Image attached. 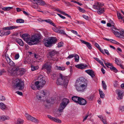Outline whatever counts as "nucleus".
Masks as SVG:
<instances>
[{"mask_svg":"<svg viewBox=\"0 0 124 124\" xmlns=\"http://www.w3.org/2000/svg\"><path fill=\"white\" fill-rule=\"evenodd\" d=\"M78 101L77 104L80 105H85L87 103V101L81 97H80L78 98Z\"/></svg>","mask_w":124,"mask_h":124,"instance_id":"nucleus-12","label":"nucleus"},{"mask_svg":"<svg viewBox=\"0 0 124 124\" xmlns=\"http://www.w3.org/2000/svg\"><path fill=\"white\" fill-rule=\"evenodd\" d=\"M31 69L32 71H34L36 70H37L39 68V67L38 66H34L33 65L31 66Z\"/></svg>","mask_w":124,"mask_h":124,"instance_id":"nucleus-45","label":"nucleus"},{"mask_svg":"<svg viewBox=\"0 0 124 124\" xmlns=\"http://www.w3.org/2000/svg\"><path fill=\"white\" fill-rule=\"evenodd\" d=\"M83 17L86 19V20H88V16L85 15H83L82 16Z\"/></svg>","mask_w":124,"mask_h":124,"instance_id":"nucleus-64","label":"nucleus"},{"mask_svg":"<svg viewBox=\"0 0 124 124\" xmlns=\"http://www.w3.org/2000/svg\"><path fill=\"white\" fill-rule=\"evenodd\" d=\"M5 57L8 63L11 66L14 67L15 66V63L10 59L9 57L5 55Z\"/></svg>","mask_w":124,"mask_h":124,"instance_id":"nucleus-16","label":"nucleus"},{"mask_svg":"<svg viewBox=\"0 0 124 124\" xmlns=\"http://www.w3.org/2000/svg\"><path fill=\"white\" fill-rule=\"evenodd\" d=\"M117 15L118 18L119 19H120L122 20H123V18H124V17L122 16L121 14L119 12H117Z\"/></svg>","mask_w":124,"mask_h":124,"instance_id":"nucleus-43","label":"nucleus"},{"mask_svg":"<svg viewBox=\"0 0 124 124\" xmlns=\"http://www.w3.org/2000/svg\"><path fill=\"white\" fill-rule=\"evenodd\" d=\"M99 90L100 97L102 98H104L105 97V95L103 92L102 91H101L100 90Z\"/></svg>","mask_w":124,"mask_h":124,"instance_id":"nucleus-41","label":"nucleus"},{"mask_svg":"<svg viewBox=\"0 0 124 124\" xmlns=\"http://www.w3.org/2000/svg\"><path fill=\"white\" fill-rule=\"evenodd\" d=\"M57 68V69L58 70H59L61 71H64L65 70V68L64 67H60L56 66Z\"/></svg>","mask_w":124,"mask_h":124,"instance_id":"nucleus-34","label":"nucleus"},{"mask_svg":"<svg viewBox=\"0 0 124 124\" xmlns=\"http://www.w3.org/2000/svg\"><path fill=\"white\" fill-rule=\"evenodd\" d=\"M18 67H14L11 69H10L8 70V71L11 74H15V73H18Z\"/></svg>","mask_w":124,"mask_h":124,"instance_id":"nucleus-15","label":"nucleus"},{"mask_svg":"<svg viewBox=\"0 0 124 124\" xmlns=\"http://www.w3.org/2000/svg\"><path fill=\"white\" fill-rule=\"evenodd\" d=\"M51 66L49 62H47L44 64L42 66V69L43 70H46L47 71V72L48 73L51 71Z\"/></svg>","mask_w":124,"mask_h":124,"instance_id":"nucleus-9","label":"nucleus"},{"mask_svg":"<svg viewBox=\"0 0 124 124\" xmlns=\"http://www.w3.org/2000/svg\"><path fill=\"white\" fill-rule=\"evenodd\" d=\"M114 86L115 87H118L119 86V85L118 84V81H116L114 84Z\"/></svg>","mask_w":124,"mask_h":124,"instance_id":"nucleus-47","label":"nucleus"},{"mask_svg":"<svg viewBox=\"0 0 124 124\" xmlns=\"http://www.w3.org/2000/svg\"><path fill=\"white\" fill-rule=\"evenodd\" d=\"M31 0L32 2L34 3L37 2L38 5H44L45 4V2L42 0Z\"/></svg>","mask_w":124,"mask_h":124,"instance_id":"nucleus-19","label":"nucleus"},{"mask_svg":"<svg viewBox=\"0 0 124 124\" xmlns=\"http://www.w3.org/2000/svg\"><path fill=\"white\" fill-rule=\"evenodd\" d=\"M59 33H60L61 34H62L63 35H66V34L65 31L61 29L60 30Z\"/></svg>","mask_w":124,"mask_h":124,"instance_id":"nucleus-49","label":"nucleus"},{"mask_svg":"<svg viewBox=\"0 0 124 124\" xmlns=\"http://www.w3.org/2000/svg\"><path fill=\"white\" fill-rule=\"evenodd\" d=\"M75 54H72L69 55L67 57V58L71 59L74 57Z\"/></svg>","mask_w":124,"mask_h":124,"instance_id":"nucleus-62","label":"nucleus"},{"mask_svg":"<svg viewBox=\"0 0 124 124\" xmlns=\"http://www.w3.org/2000/svg\"><path fill=\"white\" fill-rule=\"evenodd\" d=\"M13 8L12 7H6L3 8H2V9L4 11H8L11 9H12Z\"/></svg>","mask_w":124,"mask_h":124,"instance_id":"nucleus-38","label":"nucleus"},{"mask_svg":"<svg viewBox=\"0 0 124 124\" xmlns=\"http://www.w3.org/2000/svg\"><path fill=\"white\" fill-rule=\"evenodd\" d=\"M80 97H78L77 96H72L71 98V99L74 102L77 104L78 101V98Z\"/></svg>","mask_w":124,"mask_h":124,"instance_id":"nucleus-28","label":"nucleus"},{"mask_svg":"<svg viewBox=\"0 0 124 124\" xmlns=\"http://www.w3.org/2000/svg\"><path fill=\"white\" fill-rule=\"evenodd\" d=\"M80 40L82 43L86 45L89 49H92V45L90 43L82 40Z\"/></svg>","mask_w":124,"mask_h":124,"instance_id":"nucleus-20","label":"nucleus"},{"mask_svg":"<svg viewBox=\"0 0 124 124\" xmlns=\"http://www.w3.org/2000/svg\"><path fill=\"white\" fill-rule=\"evenodd\" d=\"M6 108L5 105L2 103H0V108L2 110L5 109Z\"/></svg>","mask_w":124,"mask_h":124,"instance_id":"nucleus-35","label":"nucleus"},{"mask_svg":"<svg viewBox=\"0 0 124 124\" xmlns=\"http://www.w3.org/2000/svg\"><path fill=\"white\" fill-rule=\"evenodd\" d=\"M63 43L62 42H60L58 43L57 44V47L59 48L63 46Z\"/></svg>","mask_w":124,"mask_h":124,"instance_id":"nucleus-48","label":"nucleus"},{"mask_svg":"<svg viewBox=\"0 0 124 124\" xmlns=\"http://www.w3.org/2000/svg\"><path fill=\"white\" fill-rule=\"evenodd\" d=\"M117 93L118 95V97L117 99L118 100L121 99L123 98L124 96L123 94V91L122 90H121L118 89L117 90Z\"/></svg>","mask_w":124,"mask_h":124,"instance_id":"nucleus-14","label":"nucleus"},{"mask_svg":"<svg viewBox=\"0 0 124 124\" xmlns=\"http://www.w3.org/2000/svg\"><path fill=\"white\" fill-rule=\"evenodd\" d=\"M29 35V34H23L22 36V38L24 40Z\"/></svg>","mask_w":124,"mask_h":124,"instance_id":"nucleus-46","label":"nucleus"},{"mask_svg":"<svg viewBox=\"0 0 124 124\" xmlns=\"http://www.w3.org/2000/svg\"><path fill=\"white\" fill-rule=\"evenodd\" d=\"M66 106L65 104L62 102L60 104L58 110L56 112L58 116H60L61 115V113L63 111V110L65 108Z\"/></svg>","mask_w":124,"mask_h":124,"instance_id":"nucleus-10","label":"nucleus"},{"mask_svg":"<svg viewBox=\"0 0 124 124\" xmlns=\"http://www.w3.org/2000/svg\"><path fill=\"white\" fill-rule=\"evenodd\" d=\"M12 85L14 88L20 90H22L24 88V82L21 79H16L13 81Z\"/></svg>","mask_w":124,"mask_h":124,"instance_id":"nucleus-4","label":"nucleus"},{"mask_svg":"<svg viewBox=\"0 0 124 124\" xmlns=\"http://www.w3.org/2000/svg\"><path fill=\"white\" fill-rule=\"evenodd\" d=\"M62 14L67 16V17L70 18L71 19V16L68 14L65 13L64 12H63Z\"/></svg>","mask_w":124,"mask_h":124,"instance_id":"nucleus-56","label":"nucleus"},{"mask_svg":"<svg viewBox=\"0 0 124 124\" xmlns=\"http://www.w3.org/2000/svg\"><path fill=\"white\" fill-rule=\"evenodd\" d=\"M44 21L47 23H50L53 26H54V24L53 23H52V21L51 20L48 19L46 20H44Z\"/></svg>","mask_w":124,"mask_h":124,"instance_id":"nucleus-32","label":"nucleus"},{"mask_svg":"<svg viewBox=\"0 0 124 124\" xmlns=\"http://www.w3.org/2000/svg\"><path fill=\"white\" fill-rule=\"evenodd\" d=\"M104 5L103 3L100 2H97L94 3L93 5L92 8H93L97 10V13L99 15H101L103 13L105 12L104 8H102Z\"/></svg>","mask_w":124,"mask_h":124,"instance_id":"nucleus-5","label":"nucleus"},{"mask_svg":"<svg viewBox=\"0 0 124 124\" xmlns=\"http://www.w3.org/2000/svg\"><path fill=\"white\" fill-rule=\"evenodd\" d=\"M19 57V55L18 54H15V58L16 60L18 59Z\"/></svg>","mask_w":124,"mask_h":124,"instance_id":"nucleus-60","label":"nucleus"},{"mask_svg":"<svg viewBox=\"0 0 124 124\" xmlns=\"http://www.w3.org/2000/svg\"><path fill=\"white\" fill-rule=\"evenodd\" d=\"M25 116L27 119L28 120L31 121L35 123H38L39 122V121L37 119L31 116L27 113L25 114Z\"/></svg>","mask_w":124,"mask_h":124,"instance_id":"nucleus-11","label":"nucleus"},{"mask_svg":"<svg viewBox=\"0 0 124 124\" xmlns=\"http://www.w3.org/2000/svg\"><path fill=\"white\" fill-rule=\"evenodd\" d=\"M95 46L100 51V52L103 53V54H104V51L101 49V48H100L99 45L97 43H95L94 44Z\"/></svg>","mask_w":124,"mask_h":124,"instance_id":"nucleus-29","label":"nucleus"},{"mask_svg":"<svg viewBox=\"0 0 124 124\" xmlns=\"http://www.w3.org/2000/svg\"><path fill=\"white\" fill-rule=\"evenodd\" d=\"M10 118L7 116H0V122L9 119Z\"/></svg>","mask_w":124,"mask_h":124,"instance_id":"nucleus-26","label":"nucleus"},{"mask_svg":"<svg viewBox=\"0 0 124 124\" xmlns=\"http://www.w3.org/2000/svg\"><path fill=\"white\" fill-rule=\"evenodd\" d=\"M31 88L33 90H35L36 89V86L34 84H31Z\"/></svg>","mask_w":124,"mask_h":124,"instance_id":"nucleus-54","label":"nucleus"},{"mask_svg":"<svg viewBox=\"0 0 124 124\" xmlns=\"http://www.w3.org/2000/svg\"><path fill=\"white\" fill-rule=\"evenodd\" d=\"M6 99L3 96H0V101H4Z\"/></svg>","mask_w":124,"mask_h":124,"instance_id":"nucleus-61","label":"nucleus"},{"mask_svg":"<svg viewBox=\"0 0 124 124\" xmlns=\"http://www.w3.org/2000/svg\"><path fill=\"white\" fill-rule=\"evenodd\" d=\"M111 70L113 71L115 73H116L117 72L118 70L115 67L112 66L111 67H109Z\"/></svg>","mask_w":124,"mask_h":124,"instance_id":"nucleus-33","label":"nucleus"},{"mask_svg":"<svg viewBox=\"0 0 124 124\" xmlns=\"http://www.w3.org/2000/svg\"><path fill=\"white\" fill-rule=\"evenodd\" d=\"M114 34L117 37L120 38H122V36L124 37V31L123 30H120L119 32L114 31Z\"/></svg>","mask_w":124,"mask_h":124,"instance_id":"nucleus-13","label":"nucleus"},{"mask_svg":"<svg viewBox=\"0 0 124 124\" xmlns=\"http://www.w3.org/2000/svg\"><path fill=\"white\" fill-rule=\"evenodd\" d=\"M45 79V78L42 75H40L38 77V81L36 82L35 83V86L39 84V85L37 86L38 89H39L40 87H42L45 84L46 82Z\"/></svg>","mask_w":124,"mask_h":124,"instance_id":"nucleus-6","label":"nucleus"},{"mask_svg":"<svg viewBox=\"0 0 124 124\" xmlns=\"http://www.w3.org/2000/svg\"><path fill=\"white\" fill-rule=\"evenodd\" d=\"M102 85L104 90H106L107 89V86L105 82L104 81H102Z\"/></svg>","mask_w":124,"mask_h":124,"instance_id":"nucleus-36","label":"nucleus"},{"mask_svg":"<svg viewBox=\"0 0 124 124\" xmlns=\"http://www.w3.org/2000/svg\"><path fill=\"white\" fill-rule=\"evenodd\" d=\"M54 38L52 37L46 39L44 40L43 42L45 46L46 47H49L52 46L54 42Z\"/></svg>","mask_w":124,"mask_h":124,"instance_id":"nucleus-7","label":"nucleus"},{"mask_svg":"<svg viewBox=\"0 0 124 124\" xmlns=\"http://www.w3.org/2000/svg\"><path fill=\"white\" fill-rule=\"evenodd\" d=\"M85 72L91 76V77L93 78L95 76L94 72L92 70L89 69L85 70Z\"/></svg>","mask_w":124,"mask_h":124,"instance_id":"nucleus-17","label":"nucleus"},{"mask_svg":"<svg viewBox=\"0 0 124 124\" xmlns=\"http://www.w3.org/2000/svg\"><path fill=\"white\" fill-rule=\"evenodd\" d=\"M55 11H57L58 12H59L61 14H62L63 11H61L60 9L59 8H55Z\"/></svg>","mask_w":124,"mask_h":124,"instance_id":"nucleus-58","label":"nucleus"},{"mask_svg":"<svg viewBox=\"0 0 124 124\" xmlns=\"http://www.w3.org/2000/svg\"><path fill=\"white\" fill-rule=\"evenodd\" d=\"M61 18L63 19H65L66 18L65 16H63L61 15V14H57Z\"/></svg>","mask_w":124,"mask_h":124,"instance_id":"nucleus-63","label":"nucleus"},{"mask_svg":"<svg viewBox=\"0 0 124 124\" xmlns=\"http://www.w3.org/2000/svg\"><path fill=\"white\" fill-rule=\"evenodd\" d=\"M70 101L69 99L66 98H64L63 99L62 103L65 104L67 106V105L69 103Z\"/></svg>","mask_w":124,"mask_h":124,"instance_id":"nucleus-27","label":"nucleus"},{"mask_svg":"<svg viewBox=\"0 0 124 124\" xmlns=\"http://www.w3.org/2000/svg\"><path fill=\"white\" fill-rule=\"evenodd\" d=\"M94 97V96L92 94L90 95L88 97V98L90 101L92 100L93 99Z\"/></svg>","mask_w":124,"mask_h":124,"instance_id":"nucleus-52","label":"nucleus"},{"mask_svg":"<svg viewBox=\"0 0 124 124\" xmlns=\"http://www.w3.org/2000/svg\"><path fill=\"white\" fill-rule=\"evenodd\" d=\"M16 41L20 46H24L23 42L21 39L18 38L16 39Z\"/></svg>","mask_w":124,"mask_h":124,"instance_id":"nucleus-24","label":"nucleus"},{"mask_svg":"<svg viewBox=\"0 0 124 124\" xmlns=\"http://www.w3.org/2000/svg\"><path fill=\"white\" fill-rule=\"evenodd\" d=\"M75 61L76 62L79 61V56L77 54H75L74 56Z\"/></svg>","mask_w":124,"mask_h":124,"instance_id":"nucleus-44","label":"nucleus"},{"mask_svg":"<svg viewBox=\"0 0 124 124\" xmlns=\"http://www.w3.org/2000/svg\"><path fill=\"white\" fill-rule=\"evenodd\" d=\"M24 64H30L31 62V59H29L26 60L24 61Z\"/></svg>","mask_w":124,"mask_h":124,"instance_id":"nucleus-37","label":"nucleus"},{"mask_svg":"<svg viewBox=\"0 0 124 124\" xmlns=\"http://www.w3.org/2000/svg\"><path fill=\"white\" fill-rule=\"evenodd\" d=\"M54 98H51L49 100H47L46 101V102L47 103H49L50 104V105H53L54 104Z\"/></svg>","mask_w":124,"mask_h":124,"instance_id":"nucleus-30","label":"nucleus"},{"mask_svg":"<svg viewBox=\"0 0 124 124\" xmlns=\"http://www.w3.org/2000/svg\"><path fill=\"white\" fill-rule=\"evenodd\" d=\"M102 60L103 61V62H104L105 64L107 67L109 68V67H108V66H111V67L112 66H113L112 63L109 62L106 63L104 60L103 59H102Z\"/></svg>","mask_w":124,"mask_h":124,"instance_id":"nucleus-40","label":"nucleus"},{"mask_svg":"<svg viewBox=\"0 0 124 124\" xmlns=\"http://www.w3.org/2000/svg\"><path fill=\"white\" fill-rule=\"evenodd\" d=\"M23 121L21 119H18L17 121V124H23Z\"/></svg>","mask_w":124,"mask_h":124,"instance_id":"nucleus-42","label":"nucleus"},{"mask_svg":"<svg viewBox=\"0 0 124 124\" xmlns=\"http://www.w3.org/2000/svg\"><path fill=\"white\" fill-rule=\"evenodd\" d=\"M11 31H8L6 32L4 31L5 35L7 36L11 33Z\"/></svg>","mask_w":124,"mask_h":124,"instance_id":"nucleus-55","label":"nucleus"},{"mask_svg":"<svg viewBox=\"0 0 124 124\" xmlns=\"http://www.w3.org/2000/svg\"><path fill=\"white\" fill-rule=\"evenodd\" d=\"M75 85L78 91L83 92L86 88L87 83L85 79L84 78L81 77L77 80Z\"/></svg>","mask_w":124,"mask_h":124,"instance_id":"nucleus-1","label":"nucleus"},{"mask_svg":"<svg viewBox=\"0 0 124 124\" xmlns=\"http://www.w3.org/2000/svg\"><path fill=\"white\" fill-rule=\"evenodd\" d=\"M24 22V20L22 19H18L16 21V23H23Z\"/></svg>","mask_w":124,"mask_h":124,"instance_id":"nucleus-39","label":"nucleus"},{"mask_svg":"<svg viewBox=\"0 0 124 124\" xmlns=\"http://www.w3.org/2000/svg\"><path fill=\"white\" fill-rule=\"evenodd\" d=\"M78 8L80 12L83 13H84L85 12V10L81 8L80 7H78Z\"/></svg>","mask_w":124,"mask_h":124,"instance_id":"nucleus-50","label":"nucleus"},{"mask_svg":"<svg viewBox=\"0 0 124 124\" xmlns=\"http://www.w3.org/2000/svg\"><path fill=\"white\" fill-rule=\"evenodd\" d=\"M62 14L67 16V17L70 18L71 19V16L68 14L65 13L64 12H63Z\"/></svg>","mask_w":124,"mask_h":124,"instance_id":"nucleus-57","label":"nucleus"},{"mask_svg":"<svg viewBox=\"0 0 124 124\" xmlns=\"http://www.w3.org/2000/svg\"><path fill=\"white\" fill-rule=\"evenodd\" d=\"M46 95V93L44 91H41L38 92L36 94L37 98L38 100L42 101H44V99H43L44 96Z\"/></svg>","mask_w":124,"mask_h":124,"instance_id":"nucleus-8","label":"nucleus"},{"mask_svg":"<svg viewBox=\"0 0 124 124\" xmlns=\"http://www.w3.org/2000/svg\"><path fill=\"white\" fill-rule=\"evenodd\" d=\"M32 2L33 3V4L31 5V6L32 8L35 9H37V10L38 11L43 12V11L40 10V9H39L40 8L38 6V4L37 2L36 3H34V2Z\"/></svg>","mask_w":124,"mask_h":124,"instance_id":"nucleus-18","label":"nucleus"},{"mask_svg":"<svg viewBox=\"0 0 124 124\" xmlns=\"http://www.w3.org/2000/svg\"><path fill=\"white\" fill-rule=\"evenodd\" d=\"M55 122L59 123H61L62 121L59 119L55 118Z\"/></svg>","mask_w":124,"mask_h":124,"instance_id":"nucleus-51","label":"nucleus"},{"mask_svg":"<svg viewBox=\"0 0 124 124\" xmlns=\"http://www.w3.org/2000/svg\"><path fill=\"white\" fill-rule=\"evenodd\" d=\"M115 63L118 65H119L121 64V60L117 58H115Z\"/></svg>","mask_w":124,"mask_h":124,"instance_id":"nucleus-31","label":"nucleus"},{"mask_svg":"<svg viewBox=\"0 0 124 124\" xmlns=\"http://www.w3.org/2000/svg\"><path fill=\"white\" fill-rule=\"evenodd\" d=\"M25 70L23 68L19 69L18 70V73H16V75H21L24 74L25 73Z\"/></svg>","mask_w":124,"mask_h":124,"instance_id":"nucleus-23","label":"nucleus"},{"mask_svg":"<svg viewBox=\"0 0 124 124\" xmlns=\"http://www.w3.org/2000/svg\"><path fill=\"white\" fill-rule=\"evenodd\" d=\"M40 39V36L38 34H36L32 36L31 38L27 37L24 40L27 42L30 45L36 44L39 42Z\"/></svg>","mask_w":124,"mask_h":124,"instance_id":"nucleus-3","label":"nucleus"},{"mask_svg":"<svg viewBox=\"0 0 124 124\" xmlns=\"http://www.w3.org/2000/svg\"><path fill=\"white\" fill-rule=\"evenodd\" d=\"M48 117L51 120L54 121V118L52 117L50 115H47Z\"/></svg>","mask_w":124,"mask_h":124,"instance_id":"nucleus-59","label":"nucleus"},{"mask_svg":"<svg viewBox=\"0 0 124 124\" xmlns=\"http://www.w3.org/2000/svg\"><path fill=\"white\" fill-rule=\"evenodd\" d=\"M18 26L16 25L11 26L8 27H5L4 28L5 30H12L13 29H17L18 28Z\"/></svg>","mask_w":124,"mask_h":124,"instance_id":"nucleus-21","label":"nucleus"},{"mask_svg":"<svg viewBox=\"0 0 124 124\" xmlns=\"http://www.w3.org/2000/svg\"><path fill=\"white\" fill-rule=\"evenodd\" d=\"M59 77L56 81V84L58 85L64 86L66 88L68 84L69 77L63 75L61 73L59 74Z\"/></svg>","mask_w":124,"mask_h":124,"instance_id":"nucleus-2","label":"nucleus"},{"mask_svg":"<svg viewBox=\"0 0 124 124\" xmlns=\"http://www.w3.org/2000/svg\"><path fill=\"white\" fill-rule=\"evenodd\" d=\"M87 66V65L86 64H82L77 65L76 67L79 69H83L85 68Z\"/></svg>","mask_w":124,"mask_h":124,"instance_id":"nucleus-22","label":"nucleus"},{"mask_svg":"<svg viewBox=\"0 0 124 124\" xmlns=\"http://www.w3.org/2000/svg\"><path fill=\"white\" fill-rule=\"evenodd\" d=\"M48 55V57L49 58H51L53 57L54 55V50H53L49 51Z\"/></svg>","mask_w":124,"mask_h":124,"instance_id":"nucleus-25","label":"nucleus"},{"mask_svg":"<svg viewBox=\"0 0 124 124\" xmlns=\"http://www.w3.org/2000/svg\"><path fill=\"white\" fill-rule=\"evenodd\" d=\"M60 30V29L56 27V25H55V32L59 33Z\"/></svg>","mask_w":124,"mask_h":124,"instance_id":"nucleus-53","label":"nucleus"}]
</instances>
